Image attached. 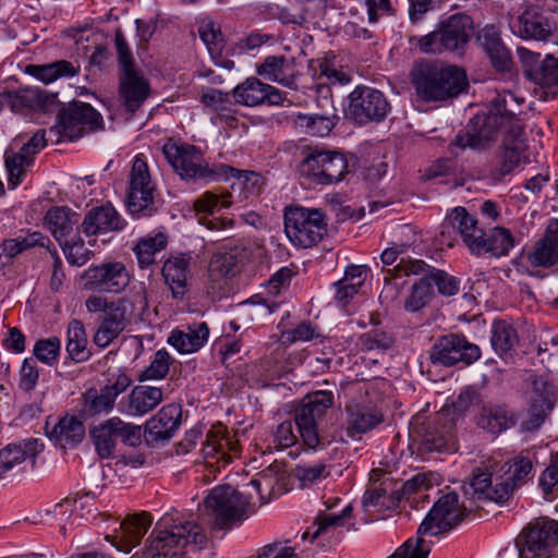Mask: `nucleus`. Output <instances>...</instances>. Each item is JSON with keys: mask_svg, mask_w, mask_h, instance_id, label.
<instances>
[{"mask_svg": "<svg viewBox=\"0 0 558 558\" xmlns=\"http://www.w3.org/2000/svg\"><path fill=\"white\" fill-rule=\"evenodd\" d=\"M432 296L433 288L430 281L426 278H421L413 284L411 293L404 302V308L412 313L418 312L430 301Z\"/></svg>", "mask_w": 558, "mask_h": 558, "instance_id": "60", "label": "nucleus"}, {"mask_svg": "<svg viewBox=\"0 0 558 558\" xmlns=\"http://www.w3.org/2000/svg\"><path fill=\"white\" fill-rule=\"evenodd\" d=\"M145 534V525H119L113 534L106 535V539L119 550L130 551Z\"/></svg>", "mask_w": 558, "mask_h": 558, "instance_id": "56", "label": "nucleus"}, {"mask_svg": "<svg viewBox=\"0 0 558 558\" xmlns=\"http://www.w3.org/2000/svg\"><path fill=\"white\" fill-rule=\"evenodd\" d=\"M410 76L417 97L424 101L454 98L468 86L465 71L457 65L420 61L413 65Z\"/></svg>", "mask_w": 558, "mask_h": 558, "instance_id": "2", "label": "nucleus"}, {"mask_svg": "<svg viewBox=\"0 0 558 558\" xmlns=\"http://www.w3.org/2000/svg\"><path fill=\"white\" fill-rule=\"evenodd\" d=\"M191 259L189 254H179L168 258L162 266V276L175 299L183 298L186 292Z\"/></svg>", "mask_w": 558, "mask_h": 558, "instance_id": "38", "label": "nucleus"}, {"mask_svg": "<svg viewBox=\"0 0 558 558\" xmlns=\"http://www.w3.org/2000/svg\"><path fill=\"white\" fill-rule=\"evenodd\" d=\"M447 219L472 254L483 248L478 241L485 235V230L478 226L477 219L464 207L453 208Z\"/></svg>", "mask_w": 558, "mask_h": 558, "instance_id": "30", "label": "nucleus"}, {"mask_svg": "<svg viewBox=\"0 0 558 558\" xmlns=\"http://www.w3.org/2000/svg\"><path fill=\"white\" fill-rule=\"evenodd\" d=\"M68 262L72 265L82 266L88 260V251L84 246V241L76 234L68 238L63 243H59Z\"/></svg>", "mask_w": 558, "mask_h": 558, "instance_id": "63", "label": "nucleus"}, {"mask_svg": "<svg viewBox=\"0 0 558 558\" xmlns=\"http://www.w3.org/2000/svg\"><path fill=\"white\" fill-rule=\"evenodd\" d=\"M170 355L166 350H158L149 366L141 374V380L162 379L169 373Z\"/></svg>", "mask_w": 558, "mask_h": 558, "instance_id": "64", "label": "nucleus"}, {"mask_svg": "<svg viewBox=\"0 0 558 558\" xmlns=\"http://www.w3.org/2000/svg\"><path fill=\"white\" fill-rule=\"evenodd\" d=\"M44 223L59 243L74 232L78 223V215L65 206L51 207L44 217Z\"/></svg>", "mask_w": 558, "mask_h": 558, "instance_id": "39", "label": "nucleus"}, {"mask_svg": "<svg viewBox=\"0 0 558 558\" xmlns=\"http://www.w3.org/2000/svg\"><path fill=\"white\" fill-rule=\"evenodd\" d=\"M252 495H244L228 484L209 490L204 499L206 514L217 523L245 521L255 512Z\"/></svg>", "mask_w": 558, "mask_h": 558, "instance_id": "4", "label": "nucleus"}, {"mask_svg": "<svg viewBox=\"0 0 558 558\" xmlns=\"http://www.w3.org/2000/svg\"><path fill=\"white\" fill-rule=\"evenodd\" d=\"M299 172L314 184L329 185L344 178L348 160L338 151L313 149L300 162Z\"/></svg>", "mask_w": 558, "mask_h": 558, "instance_id": "9", "label": "nucleus"}, {"mask_svg": "<svg viewBox=\"0 0 558 558\" xmlns=\"http://www.w3.org/2000/svg\"><path fill=\"white\" fill-rule=\"evenodd\" d=\"M520 537V558H550L558 547V525H527Z\"/></svg>", "mask_w": 558, "mask_h": 558, "instance_id": "16", "label": "nucleus"}, {"mask_svg": "<svg viewBox=\"0 0 558 558\" xmlns=\"http://www.w3.org/2000/svg\"><path fill=\"white\" fill-rule=\"evenodd\" d=\"M150 86L148 81L135 69L120 72L119 95L124 108L134 113L148 98Z\"/></svg>", "mask_w": 558, "mask_h": 558, "instance_id": "26", "label": "nucleus"}, {"mask_svg": "<svg viewBox=\"0 0 558 558\" xmlns=\"http://www.w3.org/2000/svg\"><path fill=\"white\" fill-rule=\"evenodd\" d=\"M481 356L480 348L463 336L450 333L436 340L430 351V362L442 366H452L459 362L472 364Z\"/></svg>", "mask_w": 558, "mask_h": 558, "instance_id": "15", "label": "nucleus"}, {"mask_svg": "<svg viewBox=\"0 0 558 558\" xmlns=\"http://www.w3.org/2000/svg\"><path fill=\"white\" fill-rule=\"evenodd\" d=\"M534 267H550L558 260V219H551L544 236L538 240L526 255Z\"/></svg>", "mask_w": 558, "mask_h": 558, "instance_id": "33", "label": "nucleus"}, {"mask_svg": "<svg viewBox=\"0 0 558 558\" xmlns=\"http://www.w3.org/2000/svg\"><path fill=\"white\" fill-rule=\"evenodd\" d=\"M233 97L238 104L247 107L267 104L278 106L283 102L282 93L256 77H248L233 89Z\"/></svg>", "mask_w": 558, "mask_h": 558, "instance_id": "20", "label": "nucleus"}, {"mask_svg": "<svg viewBox=\"0 0 558 558\" xmlns=\"http://www.w3.org/2000/svg\"><path fill=\"white\" fill-rule=\"evenodd\" d=\"M239 441L229 436L223 424L218 423L207 432L202 451L205 458H217V462L222 460L227 464L239 453Z\"/></svg>", "mask_w": 558, "mask_h": 558, "instance_id": "27", "label": "nucleus"}, {"mask_svg": "<svg viewBox=\"0 0 558 558\" xmlns=\"http://www.w3.org/2000/svg\"><path fill=\"white\" fill-rule=\"evenodd\" d=\"M96 450L101 458H109L120 439L123 444L135 447L141 442V427L132 423L123 422L113 416L102 421L89 430Z\"/></svg>", "mask_w": 558, "mask_h": 558, "instance_id": "14", "label": "nucleus"}, {"mask_svg": "<svg viewBox=\"0 0 558 558\" xmlns=\"http://www.w3.org/2000/svg\"><path fill=\"white\" fill-rule=\"evenodd\" d=\"M87 343L84 324L78 319H72L66 330V352L69 356L76 363L87 361L90 356Z\"/></svg>", "mask_w": 558, "mask_h": 558, "instance_id": "47", "label": "nucleus"}, {"mask_svg": "<svg viewBox=\"0 0 558 558\" xmlns=\"http://www.w3.org/2000/svg\"><path fill=\"white\" fill-rule=\"evenodd\" d=\"M496 468L497 464L476 468L472 472L470 485L475 494L489 501L504 505L507 502V494L509 490L507 485L502 486L499 477H496L495 484H493V476L496 473Z\"/></svg>", "mask_w": 558, "mask_h": 558, "instance_id": "29", "label": "nucleus"}, {"mask_svg": "<svg viewBox=\"0 0 558 558\" xmlns=\"http://www.w3.org/2000/svg\"><path fill=\"white\" fill-rule=\"evenodd\" d=\"M20 98L26 110L50 112L58 108L57 95L38 87L21 88Z\"/></svg>", "mask_w": 558, "mask_h": 558, "instance_id": "51", "label": "nucleus"}, {"mask_svg": "<svg viewBox=\"0 0 558 558\" xmlns=\"http://www.w3.org/2000/svg\"><path fill=\"white\" fill-rule=\"evenodd\" d=\"M511 32L526 40L545 41L553 35V25L547 17L533 8L509 20Z\"/></svg>", "mask_w": 558, "mask_h": 558, "instance_id": "23", "label": "nucleus"}, {"mask_svg": "<svg viewBox=\"0 0 558 558\" xmlns=\"http://www.w3.org/2000/svg\"><path fill=\"white\" fill-rule=\"evenodd\" d=\"M478 243L483 246L482 250L475 251L474 255H484L489 253L493 256H505L514 246V238L510 230L502 227H495L485 231L482 240Z\"/></svg>", "mask_w": 558, "mask_h": 558, "instance_id": "45", "label": "nucleus"}, {"mask_svg": "<svg viewBox=\"0 0 558 558\" xmlns=\"http://www.w3.org/2000/svg\"><path fill=\"white\" fill-rule=\"evenodd\" d=\"M477 41L497 71H510L512 65L510 51L505 47L495 26H485L477 35Z\"/></svg>", "mask_w": 558, "mask_h": 558, "instance_id": "31", "label": "nucleus"}, {"mask_svg": "<svg viewBox=\"0 0 558 558\" xmlns=\"http://www.w3.org/2000/svg\"><path fill=\"white\" fill-rule=\"evenodd\" d=\"M345 411L348 418L344 432L350 438L369 432L384 421V414L377 409L350 405Z\"/></svg>", "mask_w": 558, "mask_h": 558, "instance_id": "41", "label": "nucleus"}, {"mask_svg": "<svg viewBox=\"0 0 558 558\" xmlns=\"http://www.w3.org/2000/svg\"><path fill=\"white\" fill-rule=\"evenodd\" d=\"M104 121L101 114L89 104L72 101L58 114V122L50 129L57 141L65 137L70 141L82 137L85 133L101 130Z\"/></svg>", "mask_w": 558, "mask_h": 558, "instance_id": "10", "label": "nucleus"}, {"mask_svg": "<svg viewBox=\"0 0 558 558\" xmlns=\"http://www.w3.org/2000/svg\"><path fill=\"white\" fill-rule=\"evenodd\" d=\"M81 65L77 61L57 60L47 64L27 65L26 72L45 84L59 78H70L80 74Z\"/></svg>", "mask_w": 558, "mask_h": 558, "instance_id": "43", "label": "nucleus"}, {"mask_svg": "<svg viewBox=\"0 0 558 558\" xmlns=\"http://www.w3.org/2000/svg\"><path fill=\"white\" fill-rule=\"evenodd\" d=\"M502 146L504 150L498 156L492 171V175L496 180H501L505 175L509 174L524 158L526 145L521 122H513L511 129L506 132Z\"/></svg>", "mask_w": 558, "mask_h": 558, "instance_id": "17", "label": "nucleus"}, {"mask_svg": "<svg viewBox=\"0 0 558 558\" xmlns=\"http://www.w3.org/2000/svg\"><path fill=\"white\" fill-rule=\"evenodd\" d=\"M122 228L123 220L110 204L92 208L81 223V230L86 236L118 231Z\"/></svg>", "mask_w": 558, "mask_h": 558, "instance_id": "28", "label": "nucleus"}, {"mask_svg": "<svg viewBox=\"0 0 558 558\" xmlns=\"http://www.w3.org/2000/svg\"><path fill=\"white\" fill-rule=\"evenodd\" d=\"M513 424L514 416L512 412L499 405L483 408L478 417V425L493 434L501 433Z\"/></svg>", "mask_w": 558, "mask_h": 558, "instance_id": "50", "label": "nucleus"}, {"mask_svg": "<svg viewBox=\"0 0 558 558\" xmlns=\"http://www.w3.org/2000/svg\"><path fill=\"white\" fill-rule=\"evenodd\" d=\"M218 175L234 179L230 185L232 193L239 191L244 194V198H247L250 195L259 194L263 186V178L253 171H241L235 168L221 166L218 169Z\"/></svg>", "mask_w": 558, "mask_h": 558, "instance_id": "46", "label": "nucleus"}, {"mask_svg": "<svg viewBox=\"0 0 558 558\" xmlns=\"http://www.w3.org/2000/svg\"><path fill=\"white\" fill-rule=\"evenodd\" d=\"M209 336V328L206 323H198L186 326L182 330H173L168 342L174 347L180 353H193L198 351Z\"/></svg>", "mask_w": 558, "mask_h": 558, "instance_id": "40", "label": "nucleus"}, {"mask_svg": "<svg viewBox=\"0 0 558 558\" xmlns=\"http://www.w3.org/2000/svg\"><path fill=\"white\" fill-rule=\"evenodd\" d=\"M44 444L35 438H29L23 444H11L0 450V483L11 478L24 461L31 459L35 462V458L44 450Z\"/></svg>", "mask_w": 558, "mask_h": 558, "instance_id": "22", "label": "nucleus"}, {"mask_svg": "<svg viewBox=\"0 0 558 558\" xmlns=\"http://www.w3.org/2000/svg\"><path fill=\"white\" fill-rule=\"evenodd\" d=\"M47 436L61 448H71L83 440L85 427L75 416L66 415L60 418L51 429H47Z\"/></svg>", "mask_w": 558, "mask_h": 558, "instance_id": "44", "label": "nucleus"}, {"mask_svg": "<svg viewBox=\"0 0 558 558\" xmlns=\"http://www.w3.org/2000/svg\"><path fill=\"white\" fill-rule=\"evenodd\" d=\"M246 246L235 245L230 250L216 252L209 262L208 272L213 280L231 277L238 272L239 264L247 257Z\"/></svg>", "mask_w": 558, "mask_h": 558, "instance_id": "37", "label": "nucleus"}, {"mask_svg": "<svg viewBox=\"0 0 558 558\" xmlns=\"http://www.w3.org/2000/svg\"><path fill=\"white\" fill-rule=\"evenodd\" d=\"M448 415V410H441L433 421H421V416H416L411 423L413 433L422 439L427 450L441 451L446 448L451 429V424L444 422Z\"/></svg>", "mask_w": 558, "mask_h": 558, "instance_id": "24", "label": "nucleus"}, {"mask_svg": "<svg viewBox=\"0 0 558 558\" xmlns=\"http://www.w3.org/2000/svg\"><path fill=\"white\" fill-rule=\"evenodd\" d=\"M533 469L532 462L527 458H518L513 461L504 463L500 471L507 475L501 480L502 486L507 485V501L512 497L514 490L526 483Z\"/></svg>", "mask_w": 558, "mask_h": 558, "instance_id": "48", "label": "nucleus"}, {"mask_svg": "<svg viewBox=\"0 0 558 558\" xmlns=\"http://www.w3.org/2000/svg\"><path fill=\"white\" fill-rule=\"evenodd\" d=\"M289 119L296 130L311 136H326L335 126L327 116L292 113Z\"/></svg>", "mask_w": 558, "mask_h": 558, "instance_id": "49", "label": "nucleus"}, {"mask_svg": "<svg viewBox=\"0 0 558 558\" xmlns=\"http://www.w3.org/2000/svg\"><path fill=\"white\" fill-rule=\"evenodd\" d=\"M332 404V392L319 390L306 396L295 410L294 422L298 432L310 449L324 448L333 441V439H327L320 430V425Z\"/></svg>", "mask_w": 558, "mask_h": 558, "instance_id": "3", "label": "nucleus"}, {"mask_svg": "<svg viewBox=\"0 0 558 558\" xmlns=\"http://www.w3.org/2000/svg\"><path fill=\"white\" fill-rule=\"evenodd\" d=\"M126 307L114 306L104 314L93 337L94 343L105 349L110 345L128 326Z\"/></svg>", "mask_w": 558, "mask_h": 558, "instance_id": "34", "label": "nucleus"}, {"mask_svg": "<svg viewBox=\"0 0 558 558\" xmlns=\"http://www.w3.org/2000/svg\"><path fill=\"white\" fill-rule=\"evenodd\" d=\"M530 76L545 88H554V93L558 90V58L550 54L541 62V64L530 71Z\"/></svg>", "mask_w": 558, "mask_h": 558, "instance_id": "59", "label": "nucleus"}, {"mask_svg": "<svg viewBox=\"0 0 558 558\" xmlns=\"http://www.w3.org/2000/svg\"><path fill=\"white\" fill-rule=\"evenodd\" d=\"M256 72L265 80L279 83L289 88H295L298 70L293 59L284 56H269L257 65Z\"/></svg>", "mask_w": 558, "mask_h": 558, "instance_id": "32", "label": "nucleus"}, {"mask_svg": "<svg viewBox=\"0 0 558 558\" xmlns=\"http://www.w3.org/2000/svg\"><path fill=\"white\" fill-rule=\"evenodd\" d=\"M4 162L8 172V182L13 187L22 183L27 169L33 165L34 160L22 151H15L9 148L4 153Z\"/></svg>", "mask_w": 558, "mask_h": 558, "instance_id": "55", "label": "nucleus"}, {"mask_svg": "<svg viewBox=\"0 0 558 558\" xmlns=\"http://www.w3.org/2000/svg\"><path fill=\"white\" fill-rule=\"evenodd\" d=\"M207 543L203 525H167L154 536L150 558H182L186 545L203 548Z\"/></svg>", "mask_w": 558, "mask_h": 558, "instance_id": "8", "label": "nucleus"}, {"mask_svg": "<svg viewBox=\"0 0 558 558\" xmlns=\"http://www.w3.org/2000/svg\"><path fill=\"white\" fill-rule=\"evenodd\" d=\"M163 400V389L149 385L135 386L128 397L126 413L144 415L156 409Z\"/></svg>", "mask_w": 558, "mask_h": 558, "instance_id": "42", "label": "nucleus"}, {"mask_svg": "<svg viewBox=\"0 0 558 558\" xmlns=\"http://www.w3.org/2000/svg\"><path fill=\"white\" fill-rule=\"evenodd\" d=\"M198 34L206 45L211 59L220 58L225 48V39L220 26L209 19H204L199 22Z\"/></svg>", "mask_w": 558, "mask_h": 558, "instance_id": "57", "label": "nucleus"}, {"mask_svg": "<svg viewBox=\"0 0 558 558\" xmlns=\"http://www.w3.org/2000/svg\"><path fill=\"white\" fill-rule=\"evenodd\" d=\"M87 282L96 289L109 293H120L130 283L131 276L122 262H108L89 267Z\"/></svg>", "mask_w": 558, "mask_h": 558, "instance_id": "18", "label": "nucleus"}, {"mask_svg": "<svg viewBox=\"0 0 558 558\" xmlns=\"http://www.w3.org/2000/svg\"><path fill=\"white\" fill-rule=\"evenodd\" d=\"M166 245L167 238L163 233L141 239L134 248L140 266L144 268L151 265L156 253L162 251Z\"/></svg>", "mask_w": 558, "mask_h": 558, "instance_id": "58", "label": "nucleus"}, {"mask_svg": "<svg viewBox=\"0 0 558 558\" xmlns=\"http://www.w3.org/2000/svg\"><path fill=\"white\" fill-rule=\"evenodd\" d=\"M348 98L347 117L359 125L380 122L390 111V104L384 93L373 87L356 86Z\"/></svg>", "mask_w": 558, "mask_h": 558, "instance_id": "12", "label": "nucleus"}, {"mask_svg": "<svg viewBox=\"0 0 558 558\" xmlns=\"http://www.w3.org/2000/svg\"><path fill=\"white\" fill-rule=\"evenodd\" d=\"M468 514L459 495L450 492L438 498L422 523H460L468 519Z\"/></svg>", "mask_w": 558, "mask_h": 558, "instance_id": "35", "label": "nucleus"}, {"mask_svg": "<svg viewBox=\"0 0 558 558\" xmlns=\"http://www.w3.org/2000/svg\"><path fill=\"white\" fill-rule=\"evenodd\" d=\"M44 444L35 438H29L23 444H11L0 450V483L11 478L24 461L31 459L35 462V458L44 450Z\"/></svg>", "mask_w": 558, "mask_h": 558, "instance_id": "21", "label": "nucleus"}, {"mask_svg": "<svg viewBox=\"0 0 558 558\" xmlns=\"http://www.w3.org/2000/svg\"><path fill=\"white\" fill-rule=\"evenodd\" d=\"M471 17L457 13L441 21L427 35L417 38V47L424 53L438 54L444 51H460L470 39Z\"/></svg>", "mask_w": 558, "mask_h": 558, "instance_id": "6", "label": "nucleus"}, {"mask_svg": "<svg viewBox=\"0 0 558 558\" xmlns=\"http://www.w3.org/2000/svg\"><path fill=\"white\" fill-rule=\"evenodd\" d=\"M288 474L284 464L279 461L272 462L266 469L257 473L248 486L253 487L262 504L278 497L287 492Z\"/></svg>", "mask_w": 558, "mask_h": 558, "instance_id": "25", "label": "nucleus"}, {"mask_svg": "<svg viewBox=\"0 0 558 558\" xmlns=\"http://www.w3.org/2000/svg\"><path fill=\"white\" fill-rule=\"evenodd\" d=\"M109 519L110 514L99 512L92 499L81 497L77 499L65 498L45 509L31 511L22 518H19L14 523H41L51 521L72 523L98 521L102 523Z\"/></svg>", "mask_w": 558, "mask_h": 558, "instance_id": "5", "label": "nucleus"}, {"mask_svg": "<svg viewBox=\"0 0 558 558\" xmlns=\"http://www.w3.org/2000/svg\"><path fill=\"white\" fill-rule=\"evenodd\" d=\"M518 341L517 331L510 324L504 320L494 322L490 342L499 355L510 353Z\"/></svg>", "mask_w": 558, "mask_h": 558, "instance_id": "54", "label": "nucleus"}, {"mask_svg": "<svg viewBox=\"0 0 558 558\" xmlns=\"http://www.w3.org/2000/svg\"><path fill=\"white\" fill-rule=\"evenodd\" d=\"M284 231L295 246L312 247L327 233L325 214L316 208L288 207L284 210Z\"/></svg>", "mask_w": 558, "mask_h": 558, "instance_id": "7", "label": "nucleus"}, {"mask_svg": "<svg viewBox=\"0 0 558 558\" xmlns=\"http://www.w3.org/2000/svg\"><path fill=\"white\" fill-rule=\"evenodd\" d=\"M162 153L173 170L184 180L215 179L218 170L210 169L199 149L190 144L167 141Z\"/></svg>", "mask_w": 558, "mask_h": 558, "instance_id": "11", "label": "nucleus"}, {"mask_svg": "<svg viewBox=\"0 0 558 558\" xmlns=\"http://www.w3.org/2000/svg\"><path fill=\"white\" fill-rule=\"evenodd\" d=\"M181 424V410L175 404L162 407L146 425L148 437L154 441L170 439Z\"/></svg>", "mask_w": 558, "mask_h": 558, "instance_id": "36", "label": "nucleus"}, {"mask_svg": "<svg viewBox=\"0 0 558 558\" xmlns=\"http://www.w3.org/2000/svg\"><path fill=\"white\" fill-rule=\"evenodd\" d=\"M555 407L553 385L542 377L532 379L531 402L527 410V417L522 426L525 430H536L545 422L548 414Z\"/></svg>", "mask_w": 558, "mask_h": 558, "instance_id": "19", "label": "nucleus"}, {"mask_svg": "<svg viewBox=\"0 0 558 558\" xmlns=\"http://www.w3.org/2000/svg\"><path fill=\"white\" fill-rule=\"evenodd\" d=\"M155 186L151 183L146 161L137 156L130 173L126 205L134 218L149 217L157 211L154 202Z\"/></svg>", "mask_w": 558, "mask_h": 558, "instance_id": "13", "label": "nucleus"}, {"mask_svg": "<svg viewBox=\"0 0 558 558\" xmlns=\"http://www.w3.org/2000/svg\"><path fill=\"white\" fill-rule=\"evenodd\" d=\"M519 114L520 101L511 92L497 94L490 101L488 112L473 117L465 131L456 135L451 147L485 148L497 140L501 131L506 134L513 122H521Z\"/></svg>", "mask_w": 558, "mask_h": 558, "instance_id": "1", "label": "nucleus"}, {"mask_svg": "<svg viewBox=\"0 0 558 558\" xmlns=\"http://www.w3.org/2000/svg\"><path fill=\"white\" fill-rule=\"evenodd\" d=\"M114 402L116 399L105 387L100 390L90 388L83 396L82 412L85 416L108 413L113 409Z\"/></svg>", "mask_w": 558, "mask_h": 558, "instance_id": "52", "label": "nucleus"}, {"mask_svg": "<svg viewBox=\"0 0 558 558\" xmlns=\"http://www.w3.org/2000/svg\"><path fill=\"white\" fill-rule=\"evenodd\" d=\"M399 500V490L388 496L385 488H383L381 486H376L366 489L363 496L362 506L365 512L369 514H375L391 508L392 506H395L396 501Z\"/></svg>", "mask_w": 558, "mask_h": 558, "instance_id": "53", "label": "nucleus"}, {"mask_svg": "<svg viewBox=\"0 0 558 558\" xmlns=\"http://www.w3.org/2000/svg\"><path fill=\"white\" fill-rule=\"evenodd\" d=\"M61 342L58 337L38 340L33 349V354L41 363L52 366L59 360Z\"/></svg>", "mask_w": 558, "mask_h": 558, "instance_id": "61", "label": "nucleus"}, {"mask_svg": "<svg viewBox=\"0 0 558 558\" xmlns=\"http://www.w3.org/2000/svg\"><path fill=\"white\" fill-rule=\"evenodd\" d=\"M538 482L546 497L558 495V451L551 454L549 463L541 474Z\"/></svg>", "mask_w": 558, "mask_h": 558, "instance_id": "62", "label": "nucleus"}]
</instances>
